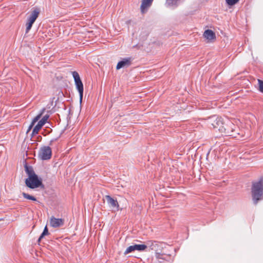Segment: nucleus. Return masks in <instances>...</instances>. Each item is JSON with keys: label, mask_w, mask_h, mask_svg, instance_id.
Listing matches in <instances>:
<instances>
[{"label": "nucleus", "mask_w": 263, "mask_h": 263, "mask_svg": "<svg viewBox=\"0 0 263 263\" xmlns=\"http://www.w3.org/2000/svg\"><path fill=\"white\" fill-rule=\"evenodd\" d=\"M24 168L28 178L25 179L26 185L30 189H35L38 187L44 188L42 179L35 174L32 166L28 165L25 162Z\"/></svg>", "instance_id": "1"}, {"label": "nucleus", "mask_w": 263, "mask_h": 263, "mask_svg": "<svg viewBox=\"0 0 263 263\" xmlns=\"http://www.w3.org/2000/svg\"><path fill=\"white\" fill-rule=\"evenodd\" d=\"M252 197L254 204L263 199V178L258 181L253 182L251 187Z\"/></svg>", "instance_id": "2"}, {"label": "nucleus", "mask_w": 263, "mask_h": 263, "mask_svg": "<svg viewBox=\"0 0 263 263\" xmlns=\"http://www.w3.org/2000/svg\"><path fill=\"white\" fill-rule=\"evenodd\" d=\"M208 123L211 124L214 128L217 129L221 132H224L226 134H229L230 133L229 129L224 127L221 117H218L216 116H212L208 119Z\"/></svg>", "instance_id": "3"}, {"label": "nucleus", "mask_w": 263, "mask_h": 263, "mask_svg": "<svg viewBox=\"0 0 263 263\" xmlns=\"http://www.w3.org/2000/svg\"><path fill=\"white\" fill-rule=\"evenodd\" d=\"M40 11L39 8L34 9L31 12V14L27 17L26 24V33H27L31 29L32 25L38 17Z\"/></svg>", "instance_id": "4"}, {"label": "nucleus", "mask_w": 263, "mask_h": 263, "mask_svg": "<svg viewBox=\"0 0 263 263\" xmlns=\"http://www.w3.org/2000/svg\"><path fill=\"white\" fill-rule=\"evenodd\" d=\"M72 75L74 79L76 88L78 91L80 97V102H82L83 96L84 87L83 83L80 79L78 72L74 71L72 72Z\"/></svg>", "instance_id": "5"}, {"label": "nucleus", "mask_w": 263, "mask_h": 263, "mask_svg": "<svg viewBox=\"0 0 263 263\" xmlns=\"http://www.w3.org/2000/svg\"><path fill=\"white\" fill-rule=\"evenodd\" d=\"M51 149L48 146H44L41 147L39 152V155L43 160L50 159L51 157Z\"/></svg>", "instance_id": "6"}, {"label": "nucleus", "mask_w": 263, "mask_h": 263, "mask_svg": "<svg viewBox=\"0 0 263 263\" xmlns=\"http://www.w3.org/2000/svg\"><path fill=\"white\" fill-rule=\"evenodd\" d=\"M105 198L107 200V204L109 207L112 209V211L116 212L122 210V209H120L119 204L116 199L111 197L109 195H106Z\"/></svg>", "instance_id": "7"}, {"label": "nucleus", "mask_w": 263, "mask_h": 263, "mask_svg": "<svg viewBox=\"0 0 263 263\" xmlns=\"http://www.w3.org/2000/svg\"><path fill=\"white\" fill-rule=\"evenodd\" d=\"M133 58L132 57H127L122 59L117 63L116 69L119 70L124 67H128L131 65L132 63Z\"/></svg>", "instance_id": "8"}, {"label": "nucleus", "mask_w": 263, "mask_h": 263, "mask_svg": "<svg viewBox=\"0 0 263 263\" xmlns=\"http://www.w3.org/2000/svg\"><path fill=\"white\" fill-rule=\"evenodd\" d=\"M49 116L46 115L44 116L41 120H40L37 124L33 128L32 132V135H36L38 133L39 131L42 127V126L46 123Z\"/></svg>", "instance_id": "9"}, {"label": "nucleus", "mask_w": 263, "mask_h": 263, "mask_svg": "<svg viewBox=\"0 0 263 263\" xmlns=\"http://www.w3.org/2000/svg\"><path fill=\"white\" fill-rule=\"evenodd\" d=\"M64 220L62 218H56L52 217L50 219V225L53 228H58L63 226Z\"/></svg>", "instance_id": "10"}, {"label": "nucleus", "mask_w": 263, "mask_h": 263, "mask_svg": "<svg viewBox=\"0 0 263 263\" xmlns=\"http://www.w3.org/2000/svg\"><path fill=\"white\" fill-rule=\"evenodd\" d=\"M204 37L208 40H212L216 39L215 32L210 29L206 30L203 33Z\"/></svg>", "instance_id": "11"}, {"label": "nucleus", "mask_w": 263, "mask_h": 263, "mask_svg": "<svg viewBox=\"0 0 263 263\" xmlns=\"http://www.w3.org/2000/svg\"><path fill=\"white\" fill-rule=\"evenodd\" d=\"M153 0H142L140 6L141 11L142 13L144 12V9L149 7L153 3Z\"/></svg>", "instance_id": "12"}, {"label": "nucleus", "mask_w": 263, "mask_h": 263, "mask_svg": "<svg viewBox=\"0 0 263 263\" xmlns=\"http://www.w3.org/2000/svg\"><path fill=\"white\" fill-rule=\"evenodd\" d=\"M159 242L157 241L149 240L146 242L147 248H149L152 250H156L159 247Z\"/></svg>", "instance_id": "13"}, {"label": "nucleus", "mask_w": 263, "mask_h": 263, "mask_svg": "<svg viewBox=\"0 0 263 263\" xmlns=\"http://www.w3.org/2000/svg\"><path fill=\"white\" fill-rule=\"evenodd\" d=\"M136 250L143 251L147 248V246L144 244H135L134 245Z\"/></svg>", "instance_id": "14"}, {"label": "nucleus", "mask_w": 263, "mask_h": 263, "mask_svg": "<svg viewBox=\"0 0 263 263\" xmlns=\"http://www.w3.org/2000/svg\"><path fill=\"white\" fill-rule=\"evenodd\" d=\"M45 110V108H43L42 110V112H41L40 114H39L37 116H36L32 120L31 124H30L29 129H30L32 126L35 123H36L41 118L43 111Z\"/></svg>", "instance_id": "15"}, {"label": "nucleus", "mask_w": 263, "mask_h": 263, "mask_svg": "<svg viewBox=\"0 0 263 263\" xmlns=\"http://www.w3.org/2000/svg\"><path fill=\"white\" fill-rule=\"evenodd\" d=\"M22 195L24 197V198L25 199H28V200H32V201H37V199L36 198L33 196H31L27 193H26L25 192H23L22 193Z\"/></svg>", "instance_id": "16"}, {"label": "nucleus", "mask_w": 263, "mask_h": 263, "mask_svg": "<svg viewBox=\"0 0 263 263\" xmlns=\"http://www.w3.org/2000/svg\"><path fill=\"white\" fill-rule=\"evenodd\" d=\"M135 250H136L135 249V247H134V245L133 246H130L128 247L126 249V250L124 252V255H127V254H128L129 253H131V252H133L135 251Z\"/></svg>", "instance_id": "17"}, {"label": "nucleus", "mask_w": 263, "mask_h": 263, "mask_svg": "<svg viewBox=\"0 0 263 263\" xmlns=\"http://www.w3.org/2000/svg\"><path fill=\"white\" fill-rule=\"evenodd\" d=\"M47 226H45L44 228L43 232L40 235V239H42L45 236L48 235L49 234Z\"/></svg>", "instance_id": "18"}, {"label": "nucleus", "mask_w": 263, "mask_h": 263, "mask_svg": "<svg viewBox=\"0 0 263 263\" xmlns=\"http://www.w3.org/2000/svg\"><path fill=\"white\" fill-rule=\"evenodd\" d=\"M239 0H226L227 4L229 6H232L237 4Z\"/></svg>", "instance_id": "19"}, {"label": "nucleus", "mask_w": 263, "mask_h": 263, "mask_svg": "<svg viewBox=\"0 0 263 263\" xmlns=\"http://www.w3.org/2000/svg\"><path fill=\"white\" fill-rule=\"evenodd\" d=\"M259 85V90L261 93H263V81L261 80H258Z\"/></svg>", "instance_id": "20"}, {"label": "nucleus", "mask_w": 263, "mask_h": 263, "mask_svg": "<svg viewBox=\"0 0 263 263\" xmlns=\"http://www.w3.org/2000/svg\"><path fill=\"white\" fill-rule=\"evenodd\" d=\"M178 0H166L167 4L170 6L175 5L177 4Z\"/></svg>", "instance_id": "21"}, {"label": "nucleus", "mask_w": 263, "mask_h": 263, "mask_svg": "<svg viewBox=\"0 0 263 263\" xmlns=\"http://www.w3.org/2000/svg\"><path fill=\"white\" fill-rule=\"evenodd\" d=\"M58 95L60 96H63L64 94H63V92L62 91H59Z\"/></svg>", "instance_id": "22"}, {"label": "nucleus", "mask_w": 263, "mask_h": 263, "mask_svg": "<svg viewBox=\"0 0 263 263\" xmlns=\"http://www.w3.org/2000/svg\"><path fill=\"white\" fill-rule=\"evenodd\" d=\"M57 140V139H52L51 141H50V145L51 144V143L53 142V141H56Z\"/></svg>", "instance_id": "23"}, {"label": "nucleus", "mask_w": 263, "mask_h": 263, "mask_svg": "<svg viewBox=\"0 0 263 263\" xmlns=\"http://www.w3.org/2000/svg\"><path fill=\"white\" fill-rule=\"evenodd\" d=\"M41 239H40V237H39V239H38V240H37V242H40L41 241Z\"/></svg>", "instance_id": "24"}, {"label": "nucleus", "mask_w": 263, "mask_h": 263, "mask_svg": "<svg viewBox=\"0 0 263 263\" xmlns=\"http://www.w3.org/2000/svg\"><path fill=\"white\" fill-rule=\"evenodd\" d=\"M59 98H58L56 100V101H55V105H56V104H57V102H58V101L59 100Z\"/></svg>", "instance_id": "25"}, {"label": "nucleus", "mask_w": 263, "mask_h": 263, "mask_svg": "<svg viewBox=\"0 0 263 263\" xmlns=\"http://www.w3.org/2000/svg\"><path fill=\"white\" fill-rule=\"evenodd\" d=\"M54 99H55V98H54V97H53V98H52V100H53ZM52 102H53V101H52Z\"/></svg>", "instance_id": "26"}]
</instances>
